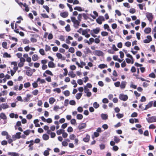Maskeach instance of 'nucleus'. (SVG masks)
Segmentation results:
<instances>
[{
    "label": "nucleus",
    "instance_id": "b1692460",
    "mask_svg": "<svg viewBox=\"0 0 156 156\" xmlns=\"http://www.w3.org/2000/svg\"><path fill=\"white\" fill-rule=\"evenodd\" d=\"M26 74L28 76H31L33 74L32 72L31 71V69L27 71Z\"/></svg>",
    "mask_w": 156,
    "mask_h": 156
},
{
    "label": "nucleus",
    "instance_id": "8fccbe9b",
    "mask_svg": "<svg viewBox=\"0 0 156 156\" xmlns=\"http://www.w3.org/2000/svg\"><path fill=\"white\" fill-rule=\"evenodd\" d=\"M108 33L106 31H102L101 33V34L103 36H107L108 35Z\"/></svg>",
    "mask_w": 156,
    "mask_h": 156
},
{
    "label": "nucleus",
    "instance_id": "680f3d73",
    "mask_svg": "<svg viewBox=\"0 0 156 156\" xmlns=\"http://www.w3.org/2000/svg\"><path fill=\"white\" fill-rule=\"evenodd\" d=\"M68 134L66 133L65 132H63L62 133V136L64 138H66L68 136Z\"/></svg>",
    "mask_w": 156,
    "mask_h": 156
},
{
    "label": "nucleus",
    "instance_id": "423d86ee",
    "mask_svg": "<svg viewBox=\"0 0 156 156\" xmlns=\"http://www.w3.org/2000/svg\"><path fill=\"white\" fill-rule=\"evenodd\" d=\"M86 126L85 123H80L78 127V128L80 131H82V129L85 128Z\"/></svg>",
    "mask_w": 156,
    "mask_h": 156
},
{
    "label": "nucleus",
    "instance_id": "c756f323",
    "mask_svg": "<svg viewBox=\"0 0 156 156\" xmlns=\"http://www.w3.org/2000/svg\"><path fill=\"white\" fill-rule=\"evenodd\" d=\"M99 106V105L96 102H94L93 104V106L95 108H97Z\"/></svg>",
    "mask_w": 156,
    "mask_h": 156
},
{
    "label": "nucleus",
    "instance_id": "79ce46f5",
    "mask_svg": "<svg viewBox=\"0 0 156 156\" xmlns=\"http://www.w3.org/2000/svg\"><path fill=\"white\" fill-rule=\"evenodd\" d=\"M37 82H37L36 80L35 82L32 83V85L34 88H36L38 87Z\"/></svg>",
    "mask_w": 156,
    "mask_h": 156
},
{
    "label": "nucleus",
    "instance_id": "5fc2aeb1",
    "mask_svg": "<svg viewBox=\"0 0 156 156\" xmlns=\"http://www.w3.org/2000/svg\"><path fill=\"white\" fill-rule=\"evenodd\" d=\"M136 12V10L135 9L131 8L129 9V12L131 13H134Z\"/></svg>",
    "mask_w": 156,
    "mask_h": 156
},
{
    "label": "nucleus",
    "instance_id": "f257e3e1",
    "mask_svg": "<svg viewBox=\"0 0 156 156\" xmlns=\"http://www.w3.org/2000/svg\"><path fill=\"white\" fill-rule=\"evenodd\" d=\"M72 21L73 23V27L76 29L78 28L80 26V21L76 19L75 17H71Z\"/></svg>",
    "mask_w": 156,
    "mask_h": 156
},
{
    "label": "nucleus",
    "instance_id": "cd10ccee",
    "mask_svg": "<svg viewBox=\"0 0 156 156\" xmlns=\"http://www.w3.org/2000/svg\"><path fill=\"white\" fill-rule=\"evenodd\" d=\"M3 57L4 58H10L11 56L10 54H9L7 52H5L3 55Z\"/></svg>",
    "mask_w": 156,
    "mask_h": 156
},
{
    "label": "nucleus",
    "instance_id": "7c9ffc66",
    "mask_svg": "<svg viewBox=\"0 0 156 156\" xmlns=\"http://www.w3.org/2000/svg\"><path fill=\"white\" fill-rule=\"evenodd\" d=\"M130 87L133 88L134 89H136L137 88V86L133 84V82H131L130 83Z\"/></svg>",
    "mask_w": 156,
    "mask_h": 156
},
{
    "label": "nucleus",
    "instance_id": "0e129e2a",
    "mask_svg": "<svg viewBox=\"0 0 156 156\" xmlns=\"http://www.w3.org/2000/svg\"><path fill=\"white\" fill-rule=\"evenodd\" d=\"M120 82L119 81H117L114 83V85L116 87H118L120 86Z\"/></svg>",
    "mask_w": 156,
    "mask_h": 156
},
{
    "label": "nucleus",
    "instance_id": "ea45409f",
    "mask_svg": "<svg viewBox=\"0 0 156 156\" xmlns=\"http://www.w3.org/2000/svg\"><path fill=\"white\" fill-rule=\"evenodd\" d=\"M30 86V84L29 82H27L25 83L24 86L25 88L28 87Z\"/></svg>",
    "mask_w": 156,
    "mask_h": 156
},
{
    "label": "nucleus",
    "instance_id": "de8ad7c7",
    "mask_svg": "<svg viewBox=\"0 0 156 156\" xmlns=\"http://www.w3.org/2000/svg\"><path fill=\"white\" fill-rule=\"evenodd\" d=\"M116 116L118 119H120L123 117V115L122 114L118 113L116 114Z\"/></svg>",
    "mask_w": 156,
    "mask_h": 156
},
{
    "label": "nucleus",
    "instance_id": "a211bd4d",
    "mask_svg": "<svg viewBox=\"0 0 156 156\" xmlns=\"http://www.w3.org/2000/svg\"><path fill=\"white\" fill-rule=\"evenodd\" d=\"M51 149L47 148V150H45L44 152V155L45 156H48L49 155V153L48 150L50 151Z\"/></svg>",
    "mask_w": 156,
    "mask_h": 156
},
{
    "label": "nucleus",
    "instance_id": "6ab92c4d",
    "mask_svg": "<svg viewBox=\"0 0 156 156\" xmlns=\"http://www.w3.org/2000/svg\"><path fill=\"white\" fill-rule=\"evenodd\" d=\"M0 117L4 120L6 119L7 118L6 115L3 113H2L0 114Z\"/></svg>",
    "mask_w": 156,
    "mask_h": 156
},
{
    "label": "nucleus",
    "instance_id": "aec40b11",
    "mask_svg": "<svg viewBox=\"0 0 156 156\" xmlns=\"http://www.w3.org/2000/svg\"><path fill=\"white\" fill-rule=\"evenodd\" d=\"M68 75L69 76L72 78H74L76 76V74L73 73V72L71 71L69 72Z\"/></svg>",
    "mask_w": 156,
    "mask_h": 156
},
{
    "label": "nucleus",
    "instance_id": "9b49d317",
    "mask_svg": "<svg viewBox=\"0 0 156 156\" xmlns=\"http://www.w3.org/2000/svg\"><path fill=\"white\" fill-rule=\"evenodd\" d=\"M60 15L63 18H66L67 17L68 15V12H61L60 13Z\"/></svg>",
    "mask_w": 156,
    "mask_h": 156
},
{
    "label": "nucleus",
    "instance_id": "72a5a7b5",
    "mask_svg": "<svg viewBox=\"0 0 156 156\" xmlns=\"http://www.w3.org/2000/svg\"><path fill=\"white\" fill-rule=\"evenodd\" d=\"M83 116L81 114H78L77 115L76 118L78 119L81 120L83 119Z\"/></svg>",
    "mask_w": 156,
    "mask_h": 156
},
{
    "label": "nucleus",
    "instance_id": "393cba45",
    "mask_svg": "<svg viewBox=\"0 0 156 156\" xmlns=\"http://www.w3.org/2000/svg\"><path fill=\"white\" fill-rule=\"evenodd\" d=\"M82 93H78L76 95V98L77 100L79 99L81 97L82 95Z\"/></svg>",
    "mask_w": 156,
    "mask_h": 156
},
{
    "label": "nucleus",
    "instance_id": "603ef678",
    "mask_svg": "<svg viewBox=\"0 0 156 156\" xmlns=\"http://www.w3.org/2000/svg\"><path fill=\"white\" fill-rule=\"evenodd\" d=\"M71 123L72 124L75 125L76 124V121L75 119H72L70 121Z\"/></svg>",
    "mask_w": 156,
    "mask_h": 156
},
{
    "label": "nucleus",
    "instance_id": "f3484780",
    "mask_svg": "<svg viewBox=\"0 0 156 156\" xmlns=\"http://www.w3.org/2000/svg\"><path fill=\"white\" fill-rule=\"evenodd\" d=\"M48 66L50 68H54L55 67V64L52 61H50L48 63Z\"/></svg>",
    "mask_w": 156,
    "mask_h": 156
},
{
    "label": "nucleus",
    "instance_id": "37998d69",
    "mask_svg": "<svg viewBox=\"0 0 156 156\" xmlns=\"http://www.w3.org/2000/svg\"><path fill=\"white\" fill-rule=\"evenodd\" d=\"M76 136L74 134H72L69 136V139L72 140H73L74 139Z\"/></svg>",
    "mask_w": 156,
    "mask_h": 156
},
{
    "label": "nucleus",
    "instance_id": "f8f14e48",
    "mask_svg": "<svg viewBox=\"0 0 156 156\" xmlns=\"http://www.w3.org/2000/svg\"><path fill=\"white\" fill-rule=\"evenodd\" d=\"M153 105V101H151L149 102L147 105H146L145 106V108H144V109L145 110H147V109L151 108L152 106Z\"/></svg>",
    "mask_w": 156,
    "mask_h": 156
},
{
    "label": "nucleus",
    "instance_id": "412c9836",
    "mask_svg": "<svg viewBox=\"0 0 156 156\" xmlns=\"http://www.w3.org/2000/svg\"><path fill=\"white\" fill-rule=\"evenodd\" d=\"M55 101V99L53 98H50L49 99V102L51 105L53 104Z\"/></svg>",
    "mask_w": 156,
    "mask_h": 156
},
{
    "label": "nucleus",
    "instance_id": "864d4df0",
    "mask_svg": "<svg viewBox=\"0 0 156 156\" xmlns=\"http://www.w3.org/2000/svg\"><path fill=\"white\" fill-rule=\"evenodd\" d=\"M149 76L151 78H155V75L154 73H152L149 74Z\"/></svg>",
    "mask_w": 156,
    "mask_h": 156
},
{
    "label": "nucleus",
    "instance_id": "e2e57ef3",
    "mask_svg": "<svg viewBox=\"0 0 156 156\" xmlns=\"http://www.w3.org/2000/svg\"><path fill=\"white\" fill-rule=\"evenodd\" d=\"M137 116V114L136 112H134L131 115V117H136Z\"/></svg>",
    "mask_w": 156,
    "mask_h": 156
},
{
    "label": "nucleus",
    "instance_id": "c85d7f7f",
    "mask_svg": "<svg viewBox=\"0 0 156 156\" xmlns=\"http://www.w3.org/2000/svg\"><path fill=\"white\" fill-rule=\"evenodd\" d=\"M65 130L62 129H60L58 130L56 132V133L57 135H60L63 132H64Z\"/></svg>",
    "mask_w": 156,
    "mask_h": 156
},
{
    "label": "nucleus",
    "instance_id": "4be33fe9",
    "mask_svg": "<svg viewBox=\"0 0 156 156\" xmlns=\"http://www.w3.org/2000/svg\"><path fill=\"white\" fill-rule=\"evenodd\" d=\"M42 138L44 140H47L49 139V136L46 134H44L43 135Z\"/></svg>",
    "mask_w": 156,
    "mask_h": 156
},
{
    "label": "nucleus",
    "instance_id": "a18cd8bd",
    "mask_svg": "<svg viewBox=\"0 0 156 156\" xmlns=\"http://www.w3.org/2000/svg\"><path fill=\"white\" fill-rule=\"evenodd\" d=\"M43 7L46 9L47 12L49 13V8L47 5H43Z\"/></svg>",
    "mask_w": 156,
    "mask_h": 156
},
{
    "label": "nucleus",
    "instance_id": "69168bd1",
    "mask_svg": "<svg viewBox=\"0 0 156 156\" xmlns=\"http://www.w3.org/2000/svg\"><path fill=\"white\" fill-rule=\"evenodd\" d=\"M98 19H99L100 20H101V21H104L105 20V19L104 17L103 16H99L98 17Z\"/></svg>",
    "mask_w": 156,
    "mask_h": 156
},
{
    "label": "nucleus",
    "instance_id": "1a4fd4ad",
    "mask_svg": "<svg viewBox=\"0 0 156 156\" xmlns=\"http://www.w3.org/2000/svg\"><path fill=\"white\" fill-rule=\"evenodd\" d=\"M100 30V29L99 27H97L96 29H93L91 30L90 32H92L96 34H98Z\"/></svg>",
    "mask_w": 156,
    "mask_h": 156
},
{
    "label": "nucleus",
    "instance_id": "e433bc0d",
    "mask_svg": "<svg viewBox=\"0 0 156 156\" xmlns=\"http://www.w3.org/2000/svg\"><path fill=\"white\" fill-rule=\"evenodd\" d=\"M65 30L67 32H69L70 30V25L69 24H67V26L65 27Z\"/></svg>",
    "mask_w": 156,
    "mask_h": 156
},
{
    "label": "nucleus",
    "instance_id": "6e6552de",
    "mask_svg": "<svg viewBox=\"0 0 156 156\" xmlns=\"http://www.w3.org/2000/svg\"><path fill=\"white\" fill-rule=\"evenodd\" d=\"M147 39H145L144 40V42L145 43H149L150 41H152V38L151 36L148 35L147 36Z\"/></svg>",
    "mask_w": 156,
    "mask_h": 156
},
{
    "label": "nucleus",
    "instance_id": "0eeeda50",
    "mask_svg": "<svg viewBox=\"0 0 156 156\" xmlns=\"http://www.w3.org/2000/svg\"><path fill=\"white\" fill-rule=\"evenodd\" d=\"M94 55L98 56H103L104 55V53L100 50H96L94 51Z\"/></svg>",
    "mask_w": 156,
    "mask_h": 156
},
{
    "label": "nucleus",
    "instance_id": "58836bf2",
    "mask_svg": "<svg viewBox=\"0 0 156 156\" xmlns=\"http://www.w3.org/2000/svg\"><path fill=\"white\" fill-rule=\"evenodd\" d=\"M83 16V14H79L77 17L78 20L80 21H81Z\"/></svg>",
    "mask_w": 156,
    "mask_h": 156
},
{
    "label": "nucleus",
    "instance_id": "9d476101",
    "mask_svg": "<svg viewBox=\"0 0 156 156\" xmlns=\"http://www.w3.org/2000/svg\"><path fill=\"white\" fill-rule=\"evenodd\" d=\"M127 84V82L125 81H122L120 84V87L121 89H124L125 88L126 85Z\"/></svg>",
    "mask_w": 156,
    "mask_h": 156
},
{
    "label": "nucleus",
    "instance_id": "c9c22d12",
    "mask_svg": "<svg viewBox=\"0 0 156 156\" xmlns=\"http://www.w3.org/2000/svg\"><path fill=\"white\" fill-rule=\"evenodd\" d=\"M23 42L25 44H28L30 43L29 40L27 39H25L23 40Z\"/></svg>",
    "mask_w": 156,
    "mask_h": 156
},
{
    "label": "nucleus",
    "instance_id": "f704fd0d",
    "mask_svg": "<svg viewBox=\"0 0 156 156\" xmlns=\"http://www.w3.org/2000/svg\"><path fill=\"white\" fill-rule=\"evenodd\" d=\"M98 67L101 69H103L107 67V66L104 64H101L98 66Z\"/></svg>",
    "mask_w": 156,
    "mask_h": 156
},
{
    "label": "nucleus",
    "instance_id": "ddd939ff",
    "mask_svg": "<svg viewBox=\"0 0 156 156\" xmlns=\"http://www.w3.org/2000/svg\"><path fill=\"white\" fill-rule=\"evenodd\" d=\"M1 105L2 109H3L8 108L9 107V105L7 103H2Z\"/></svg>",
    "mask_w": 156,
    "mask_h": 156
},
{
    "label": "nucleus",
    "instance_id": "c03bdc74",
    "mask_svg": "<svg viewBox=\"0 0 156 156\" xmlns=\"http://www.w3.org/2000/svg\"><path fill=\"white\" fill-rule=\"evenodd\" d=\"M2 47L5 49L7 48V43L6 42H3L2 43Z\"/></svg>",
    "mask_w": 156,
    "mask_h": 156
},
{
    "label": "nucleus",
    "instance_id": "49530a36",
    "mask_svg": "<svg viewBox=\"0 0 156 156\" xmlns=\"http://www.w3.org/2000/svg\"><path fill=\"white\" fill-rule=\"evenodd\" d=\"M145 5V4H139L138 6L139 7L140 9L141 10H143L144 8L143 7Z\"/></svg>",
    "mask_w": 156,
    "mask_h": 156
},
{
    "label": "nucleus",
    "instance_id": "a19ab883",
    "mask_svg": "<svg viewBox=\"0 0 156 156\" xmlns=\"http://www.w3.org/2000/svg\"><path fill=\"white\" fill-rule=\"evenodd\" d=\"M64 94L66 96H68L69 95L70 92L68 90H66L64 92Z\"/></svg>",
    "mask_w": 156,
    "mask_h": 156
},
{
    "label": "nucleus",
    "instance_id": "473e14b6",
    "mask_svg": "<svg viewBox=\"0 0 156 156\" xmlns=\"http://www.w3.org/2000/svg\"><path fill=\"white\" fill-rule=\"evenodd\" d=\"M114 139L115 142L116 143H118L120 141V139L116 136H114Z\"/></svg>",
    "mask_w": 156,
    "mask_h": 156
},
{
    "label": "nucleus",
    "instance_id": "4d7b16f0",
    "mask_svg": "<svg viewBox=\"0 0 156 156\" xmlns=\"http://www.w3.org/2000/svg\"><path fill=\"white\" fill-rule=\"evenodd\" d=\"M30 130H27L24 131L23 133L25 135H28L30 133Z\"/></svg>",
    "mask_w": 156,
    "mask_h": 156
},
{
    "label": "nucleus",
    "instance_id": "3c124183",
    "mask_svg": "<svg viewBox=\"0 0 156 156\" xmlns=\"http://www.w3.org/2000/svg\"><path fill=\"white\" fill-rule=\"evenodd\" d=\"M69 51L71 53H73L75 51V50L73 47H70L69 49Z\"/></svg>",
    "mask_w": 156,
    "mask_h": 156
},
{
    "label": "nucleus",
    "instance_id": "a878e982",
    "mask_svg": "<svg viewBox=\"0 0 156 156\" xmlns=\"http://www.w3.org/2000/svg\"><path fill=\"white\" fill-rule=\"evenodd\" d=\"M74 9L79 11H82L84 10V9L83 10L82 8L79 6H76L74 8Z\"/></svg>",
    "mask_w": 156,
    "mask_h": 156
},
{
    "label": "nucleus",
    "instance_id": "5701e85b",
    "mask_svg": "<svg viewBox=\"0 0 156 156\" xmlns=\"http://www.w3.org/2000/svg\"><path fill=\"white\" fill-rule=\"evenodd\" d=\"M32 60L34 61H35L38 59L37 55L36 54L34 55L32 57Z\"/></svg>",
    "mask_w": 156,
    "mask_h": 156
},
{
    "label": "nucleus",
    "instance_id": "bb28decb",
    "mask_svg": "<svg viewBox=\"0 0 156 156\" xmlns=\"http://www.w3.org/2000/svg\"><path fill=\"white\" fill-rule=\"evenodd\" d=\"M39 81H40V83H45V81L44 79H42L41 80L40 78L39 77L37 79V82H38Z\"/></svg>",
    "mask_w": 156,
    "mask_h": 156
},
{
    "label": "nucleus",
    "instance_id": "2f4dec72",
    "mask_svg": "<svg viewBox=\"0 0 156 156\" xmlns=\"http://www.w3.org/2000/svg\"><path fill=\"white\" fill-rule=\"evenodd\" d=\"M84 53L85 54H87L88 53H91V51L89 48L87 47L86 48V51L84 52Z\"/></svg>",
    "mask_w": 156,
    "mask_h": 156
},
{
    "label": "nucleus",
    "instance_id": "09e8293b",
    "mask_svg": "<svg viewBox=\"0 0 156 156\" xmlns=\"http://www.w3.org/2000/svg\"><path fill=\"white\" fill-rule=\"evenodd\" d=\"M69 103L70 105H75L76 103L75 101L71 100L69 101Z\"/></svg>",
    "mask_w": 156,
    "mask_h": 156
},
{
    "label": "nucleus",
    "instance_id": "13d9d810",
    "mask_svg": "<svg viewBox=\"0 0 156 156\" xmlns=\"http://www.w3.org/2000/svg\"><path fill=\"white\" fill-rule=\"evenodd\" d=\"M39 51L40 53L42 55H44V51L43 49H40Z\"/></svg>",
    "mask_w": 156,
    "mask_h": 156
},
{
    "label": "nucleus",
    "instance_id": "052dcab7",
    "mask_svg": "<svg viewBox=\"0 0 156 156\" xmlns=\"http://www.w3.org/2000/svg\"><path fill=\"white\" fill-rule=\"evenodd\" d=\"M76 54L77 56L79 57L81 56L82 55L81 52L80 51H76Z\"/></svg>",
    "mask_w": 156,
    "mask_h": 156
},
{
    "label": "nucleus",
    "instance_id": "7ed1b4c3",
    "mask_svg": "<svg viewBox=\"0 0 156 156\" xmlns=\"http://www.w3.org/2000/svg\"><path fill=\"white\" fill-rule=\"evenodd\" d=\"M119 97L120 99L124 101H126L128 99L127 95L123 94H120Z\"/></svg>",
    "mask_w": 156,
    "mask_h": 156
},
{
    "label": "nucleus",
    "instance_id": "338daca9",
    "mask_svg": "<svg viewBox=\"0 0 156 156\" xmlns=\"http://www.w3.org/2000/svg\"><path fill=\"white\" fill-rule=\"evenodd\" d=\"M125 45L127 47H129L131 45V43L129 41L126 42L125 43Z\"/></svg>",
    "mask_w": 156,
    "mask_h": 156
},
{
    "label": "nucleus",
    "instance_id": "2eb2a0df",
    "mask_svg": "<svg viewBox=\"0 0 156 156\" xmlns=\"http://www.w3.org/2000/svg\"><path fill=\"white\" fill-rule=\"evenodd\" d=\"M101 117L103 120H106L108 119V115L106 114H102L101 115Z\"/></svg>",
    "mask_w": 156,
    "mask_h": 156
},
{
    "label": "nucleus",
    "instance_id": "4468645a",
    "mask_svg": "<svg viewBox=\"0 0 156 156\" xmlns=\"http://www.w3.org/2000/svg\"><path fill=\"white\" fill-rule=\"evenodd\" d=\"M8 154L11 156H19V154L16 152H9L8 153Z\"/></svg>",
    "mask_w": 156,
    "mask_h": 156
},
{
    "label": "nucleus",
    "instance_id": "f03ea898",
    "mask_svg": "<svg viewBox=\"0 0 156 156\" xmlns=\"http://www.w3.org/2000/svg\"><path fill=\"white\" fill-rule=\"evenodd\" d=\"M148 123L156 122V116H152L146 118Z\"/></svg>",
    "mask_w": 156,
    "mask_h": 156
},
{
    "label": "nucleus",
    "instance_id": "39448f33",
    "mask_svg": "<svg viewBox=\"0 0 156 156\" xmlns=\"http://www.w3.org/2000/svg\"><path fill=\"white\" fill-rule=\"evenodd\" d=\"M21 133L18 132L16 133V134L13 135L12 137L13 140H15L17 139H20L21 137Z\"/></svg>",
    "mask_w": 156,
    "mask_h": 156
},
{
    "label": "nucleus",
    "instance_id": "dca6fc26",
    "mask_svg": "<svg viewBox=\"0 0 156 156\" xmlns=\"http://www.w3.org/2000/svg\"><path fill=\"white\" fill-rule=\"evenodd\" d=\"M151 29L150 27L146 28L144 30V32L146 34H148L151 31Z\"/></svg>",
    "mask_w": 156,
    "mask_h": 156
},
{
    "label": "nucleus",
    "instance_id": "bf43d9fd",
    "mask_svg": "<svg viewBox=\"0 0 156 156\" xmlns=\"http://www.w3.org/2000/svg\"><path fill=\"white\" fill-rule=\"evenodd\" d=\"M51 48L49 46H48L47 45H45V50L46 51H48L50 50Z\"/></svg>",
    "mask_w": 156,
    "mask_h": 156
},
{
    "label": "nucleus",
    "instance_id": "4c0bfd02",
    "mask_svg": "<svg viewBox=\"0 0 156 156\" xmlns=\"http://www.w3.org/2000/svg\"><path fill=\"white\" fill-rule=\"evenodd\" d=\"M39 93L38 90H35L32 91V93L34 95H37Z\"/></svg>",
    "mask_w": 156,
    "mask_h": 156
},
{
    "label": "nucleus",
    "instance_id": "774afa93",
    "mask_svg": "<svg viewBox=\"0 0 156 156\" xmlns=\"http://www.w3.org/2000/svg\"><path fill=\"white\" fill-rule=\"evenodd\" d=\"M73 131V129L72 128L71 126H69L68 127L67 129V131L68 132H71Z\"/></svg>",
    "mask_w": 156,
    "mask_h": 156
},
{
    "label": "nucleus",
    "instance_id": "6e6d98bb",
    "mask_svg": "<svg viewBox=\"0 0 156 156\" xmlns=\"http://www.w3.org/2000/svg\"><path fill=\"white\" fill-rule=\"evenodd\" d=\"M54 91H56L58 93H60L61 91L59 88H57L55 89H54L53 90Z\"/></svg>",
    "mask_w": 156,
    "mask_h": 156
},
{
    "label": "nucleus",
    "instance_id": "20e7f679",
    "mask_svg": "<svg viewBox=\"0 0 156 156\" xmlns=\"http://www.w3.org/2000/svg\"><path fill=\"white\" fill-rule=\"evenodd\" d=\"M146 16L150 22H151L152 21L153 16L151 13L148 12L146 13Z\"/></svg>",
    "mask_w": 156,
    "mask_h": 156
}]
</instances>
